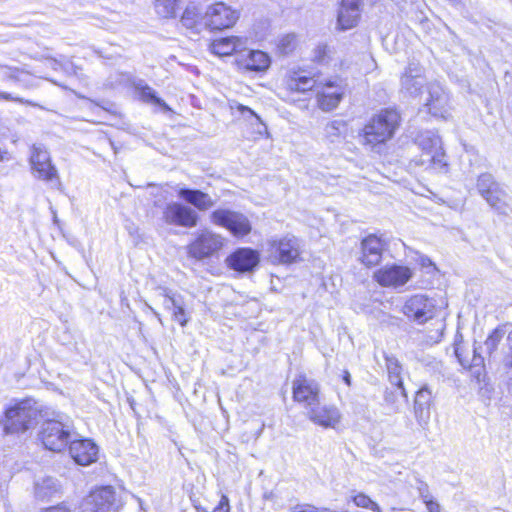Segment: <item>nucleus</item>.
<instances>
[{"instance_id": "obj_14", "label": "nucleus", "mask_w": 512, "mask_h": 512, "mask_svg": "<svg viewBox=\"0 0 512 512\" xmlns=\"http://www.w3.org/2000/svg\"><path fill=\"white\" fill-rule=\"evenodd\" d=\"M226 265L240 274L252 273L260 263V253L249 247L235 249L227 258Z\"/></svg>"}, {"instance_id": "obj_40", "label": "nucleus", "mask_w": 512, "mask_h": 512, "mask_svg": "<svg viewBox=\"0 0 512 512\" xmlns=\"http://www.w3.org/2000/svg\"><path fill=\"white\" fill-rule=\"evenodd\" d=\"M332 49L327 44L317 45L313 51V61L319 64H327L331 59Z\"/></svg>"}, {"instance_id": "obj_3", "label": "nucleus", "mask_w": 512, "mask_h": 512, "mask_svg": "<svg viewBox=\"0 0 512 512\" xmlns=\"http://www.w3.org/2000/svg\"><path fill=\"white\" fill-rule=\"evenodd\" d=\"M476 189L497 214L508 215L511 212L504 186L497 182L491 173L486 172L478 176Z\"/></svg>"}, {"instance_id": "obj_45", "label": "nucleus", "mask_w": 512, "mask_h": 512, "mask_svg": "<svg viewBox=\"0 0 512 512\" xmlns=\"http://www.w3.org/2000/svg\"><path fill=\"white\" fill-rule=\"evenodd\" d=\"M5 72L3 75L4 81H14V82H20L21 81V75L24 74L23 70L17 68V67H4Z\"/></svg>"}, {"instance_id": "obj_24", "label": "nucleus", "mask_w": 512, "mask_h": 512, "mask_svg": "<svg viewBox=\"0 0 512 512\" xmlns=\"http://www.w3.org/2000/svg\"><path fill=\"white\" fill-rule=\"evenodd\" d=\"M432 404V392L427 385L421 387L415 395L414 413L418 424L425 427L430 420V408Z\"/></svg>"}, {"instance_id": "obj_15", "label": "nucleus", "mask_w": 512, "mask_h": 512, "mask_svg": "<svg viewBox=\"0 0 512 512\" xmlns=\"http://www.w3.org/2000/svg\"><path fill=\"white\" fill-rule=\"evenodd\" d=\"M401 93L410 96L417 97L426 83L424 68L419 62L411 61L405 68L401 76Z\"/></svg>"}, {"instance_id": "obj_29", "label": "nucleus", "mask_w": 512, "mask_h": 512, "mask_svg": "<svg viewBox=\"0 0 512 512\" xmlns=\"http://www.w3.org/2000/svg\"><path fill=\"white\" fill-rule=\"evenodd\" d=\"M317 80L314 76L308 75L305 71H291L286 85L291 91L306 92L316 86Z\"/></svg>"}, {"instance_id": "obj_16", "label": "nucleus", "mask_w": 512, "mask_h": 512, "mask_svg": "<svg viewBox=\"0 0 512 512\" xmlns=\"http://www.w3.org/2000/svg\"><path fill=\"white\" fill-rule=\"evenodd\" d=\"M364 0H341L337 11L338 30L346 31L356 27L361 19Z\"/></svg>"}, {"instance_id": "obj_53", "label": "nucleus", "mask_w": 512, "mask_h": 512, "mask_svg": "<svg viewBox=\"0 0 512 512\" xmlns=\"http://www.w3.org/2000/svg\"><path fill=\"white\" fill-rule=\"evenodd\" d=\"M510 354L506 357L505 366L512 369V331L508 334L507 337Z\"/></svg>"}, {"instance_id": "obj_48", "label": "nucleus", "mask_w": 512, "mask_h": 512, "mask_svg": "<svg viewBox=\"0 0 512 512\" xmlns=\"http://www.w3.org/2000/svg\"><path fill=\"white\" fill-rule=\"evenodd\" d=\"M0 100L14 101L18 103H24L28 105H34L31 101L24 100L21 97L13 96L11 93L0 91Z\"/></svg>"}, {"instance_id": "obj_51", "label": "nucleus", "mask_w": 512, "mask_h": 512, "mask_svg": "<svg viewBox=\"0 0 512 512\" xmlns=\"http://www.w3.org/2000/svg\"><path fill=\"white\" fill-rule=\"evenodd\" d=\"M417 261L423 268H431V269L436 268L434 263L431 261V259L425 255H420L419 258L417 259Z\"/></svg>"}, {"instance_id": "obj_2", "label": "nucleus", "mask_w": 512, "mask_h": 512, "mask_svg": "<svg viewBox=\"0 0 512 512\" xmlns=\"http://www.w3.org/2000/svg\"><path fill=\"white\" fill-rule=\"evenodd\" d=\"M40 409L33 399H24L10 405L1 421L4 434L23 433L38 422Z\"/></svg>"}, {"instance_id": "obj_21", "label": "nucleus", "mask_w": 512, "mask_h": 512, "mask_svg": "<svg viewBox=\"0 0 512 512\" xmlns=\"http://www.w3.org/2000/svg\"><path fill=\"white\" fill-rule=\"evenodd\" d=\"M177 195L185 204L189 205L196 211L205 212L215 206V200L206 192L188 187H178Z\"/></svg>"}, {"instance_id": "obj_56", "label": "nucleus", "mask_w": 512, "mask_h": 512, "mask_svg": "<svg viewBox=\"0 0 512 512\" xmlns=\"http://www.w3.org/2000/svg\"><path fill=\"white\" fill-rule=\"evenodd\" d=\"M147 308L157 317V319L161 322L160 314L154 310L150 305L146 304Z\"/></svg>"}, {"instance_id": "obj_18", "label": "nucleus", "mask_w": 512, "mask_h": 512, "mask_svg": "<svg viewBox=\"0 0 512 512\" xmlns=\"http://www.w3.org/2000/svg\"><path fill=\"white\" fill-rule=\"evenodd\" d=\"M158 290L159 294L164 298L163 306L171 312L172 319L182 327L186 326L189 321V314L186 310L184 297L165 287H159Z\"/></svg>"}, {"instance_id": "obj_37", "label": "nucleus", "mask_w": 512, "mask_h": 512, "mask_svg": "<svg viewBox=\"0 0 512 512\" xmlns=\"http://www.w3.org/2000/svg\"><path fill=\"white\" fill-rule=\"evenodd\" d=\"M343 95L340 94H326V95H317V101L319 108L323 111H332L335 109L340 101L342 100Z\"/></svg>"}, {"instance_id": "obj_39", "label": "nucleus", "mask_w": 512, "mask_h": 512, "mask_svg": "<svg viewBox=\"0 0 512 512\" xmlns=\"http://www.w3.org/2000/svg\"><path fill=\"white\" fill-rule=\"evenodd\" d=\"M351 499L357 507L369 509L373 512H382L380 506L362 492L353 495Z\"/></svg>"}, {"instance_id": "obj_57", "label": "nucleus", "mask_w": 512, "mask_h": 512, "mask_svg": "<svg viewBox=\"0 0 512 512\" xmlns=\"http://www.w3.org/2000/svg\"><path fill=\"white\" fill-rule=\"evenodd\" d=\"M453 5L458 6L461 4V0H449Z\"/></svg>"}, {"instance_id": "obj_22", "label": "nucleus", "mask_w": 512, "mask_h": 512, "mask_svg": "<svg viewBox=\"0 0 512 512\" xmlns=\"http://www.w3.org/2000/svg\"><path fill=\"white\" fill-rule=\"evenodd\" d=\"M307 416L314 424L324 428H335L340 422L341 414L337 407L333 405L311 406L307 411Z\"/></svg>"}, {"instance_id": "obj_50", "label": "nucleus", "mask_w": 512, "mask_h": 512, "mask_svg": "<svg viewBox=\"0 0 512 512\" xmlns=\"http://www.w3.org/2000/svg\"><path fill=\"white\" fill-rule=\"evenodd\" d=\"M40 512H71V510L63 503L42 509Z\"/></svg>"}, {"instance_id": "obj_30", "label": "nucleus", "mask_w": 512, "mask_h": 512, "mask_svg": "<svg viewBox=\"0 0 512 512\" xmlns=\"http://www.w3.org/2000/svg\"><path fill=\"white\" fill-rule=\"evenodd\" d=\"M135 90L141 101L160 107L163 111H170L167 103L158 97L156 91L147 85L143 80H139L134 84Z\"/></svg>"}, {"instance_id": "obj_42", "label": "nucleus", "mask_w": 512, "mask_h": 512, "mask_svg": "<svg viewBox=\"0 0 512 512\" xmlns=\"http://www.w3.org/2000/svg\"><path fill=\"white\" fill-rule=\"evenodd\" d=\"M198 12L196 7H187L181 17V23L187 28H193L196 24Z\"/></svg>"}, {"instance_id": "obj_36", "label": "nucleus", "mask_w": 512, "mask_h": 512, "mask_svg": "<svg viewBox=\"0 0 512 512\" xmlns=\"http://www.w3.org/2000/svg\"><path fill=\"white\" fill-rule=\"evenodd\" d=\"M347 124L343 120H333L325 126V135L331 141H336L346 131Z\"/></svg>"}, {"instance_id": "obj_23", "label": "nucleus", "mask_w": 512, "mask_h": 512, "mask_svg": "<svg viewBox=\"0 0 512 512\" xmlns=\"http://www.w3.org/2000/svg\"><path fill=\"white\" fill-rule=\"evenodd\" d=\"M383 251V240L374 234H370L361 242V262L368 267L376 266L382 260Z\"/></svg>"}, {"instance_id": "obj_54", "label": "nucleus", "mask_w": 512, "mask_h": 512, "mask_svg": "<svg viewBox=\"0 0 512 512\" xmlns=\"http://www.w3.org/2000/svg\"><path fill=\"white\" fill-rule=\"evenodd\" d=\"M428 512H442L440 505L433 499L425 503Z\"/></svg>"}, {"instance_id": "obj_43", "label": "nucleus", "mask_w": 512, "mask_h": 512, "mask_svg": "<svg viewBox=\"0 0 512 512\" xmlns=\"http://www.w3.org/2000/svg\"><path fill=\"white\" fill-rule=\"evenodd\" d=\"M328 93L343 95V88L341 87L337 80H329L323 84L321 90L317 91V95H326Z\"/></svg>"}, {"instance_id": "obj_5", "label": "nucleus", "mask_w": 512, "mask_h": 512, "mask_svg": "<svg viewBox=\"0 0 512 512\" xmlns=\"http://www.w3.org/2000/svg\"><path fill=\"white\" fill-rule=\"evenodd\" d=\"M161 220L168 226L191 229L198 225L200 216L189 205L179 201H170L161 209Z\"/></svg>"}, {"instance_id": "obj_10", "label": "nucleus", "mask_w": 512, "mask_h": 512, "mask_svg": "<svg viewBox=\"0 0 512 512\" xmlns=\"http://www.w3.org/2000/svg\"><path fill=\"white\" fill-rule=\"evenodd\" d=\"M436 312V302L425 294L409 297L402 307V313L417 324H424L432 319Z\"/></svg>"}, {"instance_id": "obj_41", "label": "nucleus", "mask_w": 512, "mask_h": 512, "mask_svg": "<svg viewBox=\"0 0 512 512\" xmlns=\"http://www.w3.org/2000/svg\"><path fill=\"white\" fill-rule=\"evenodd\" d=\"M447 92L438 82H430L427 84V98L425 103H435L440 98V95H445Z\"/></svg>"}, {"instance_id": "obj_1", "label": "nucleus", "mask_w": 512, "mask_h": 512, "mask_svg": "<svg viewBox=\"0 0 512 512\" xmlns=\"http://www.w3.org/2000/svg\"><path fill=\"white\" fill-rule=\"evenodd\" d=\"M399 124L400 114L396 109H382L364 126L363 144L372 150L381 147L394 136Z\"/></svg>"}, {"instance_id": "obj_44", "label": "nucleus", "mask_w": 512, "mask_h": 512, "mask_svg": "<svg viewBox=\"0 0 512 512\" xmlns=\"http://www.w3.org/2000/svg\"><path fill=\"white\" fill-rule=\"evenodd\" d=\"M296 37L294 34H287L280 38L278 43V49L283 54L290 53L295 47Z\"/></svg>"}, {"instance_id": "obj_7", "label": "nucleus", "mask_w": 512, "mask_h": 512, "mask_svg": "<svg viewBox=\"0 0 512 512\" xmlns=\"http://www.w3.org/2000/svg\"><path fill=\"white\" fill-rule=\"evenodd\" d=\"M72 426L60 420H47L43 423L40 439L44 447L53 452H61L70 443Z\"/></svg>"}, {"instance_id": "obj_4", "label": "nucleus", "mask_w": 512, "mask_h": 512, "mask_svg": "<svg viewBox=\"0 0 512 512\" xmlns=\"http://www.w3.org/2000/svg\"><path fill=\"white\" fill-rule=\"evenodd\" d=\"M209 219L212 224L225 228L236 238H243L252 230L246 215L228 208L215 209L210 213Z\"/></svg>"}, {"instance_id": "obj_27", "label": "nucleus", "mask_w": 512, "mask_h": 512, "mask_svg": "<svg viewBox=\"0 0 512 512\" xmlns=\"http://www.w3.org/2000/svg\"><path fill=\"white\" fill-rule=\"evenodd\" d=\"M385 363L386 369L388 373L389 381L392 385L396 387L400 391L401 397L407 401L408 395L407 391L403 384V367L398 361V359L393 355L385 354Z\"/></svg>"}, {"instance_id": "obj_46", "label": "nucleus", "mask_w": 512, "mask_h": 512, "mask_svg": "<svg viewBox=\"0 0 512 512\" xmlns=\"http://www.w3.org/2000/svg\"><path fill=\"white\" fill-rule=\"evenodd\" d=\"M416 488L418 490L419 497L422 499L424 503H427L433 499L432 495L429 492V487L427 483L423 482L422 480H417Z\"/></svg>"}, {"instance_id": "obj_8", "label": "nucleus", "mask_w": 512, "mask_h": 512, "mask_svg": "<svg viewBox=\"0 0 512 512\" xmlns=\"http://www.w3.org/2000/svg\"><path fill=\"white\" fill-rule=\"evenodd\" d=\"M270 257L275 263L289 265L300 260L302 244L299 238L287 235L269 243Z\"/></svg>"}, {"instance_id": "obj_9", "label": "nucleus", "mask_w": 512, "mask_h": 512, "mask_svg": "<svg viewBox=\"0 0 512 512\" xmlns=\"http://www.w3.org/2000/svg\"><path fill=\"white\" fill-rule=\"evenodd\" d=\"M239 19V12L224 2L209 5L202 17L203 23L211 30L228 29Z\"/></svg>"}, {"instance_id": "obj_38", "label": "nucleus", "mask_w": 512, "mask_h": 512, "mask_svg": "<svg viewBox=\"0 0 512 512\" xmlns=\"http://www.w3.org/2000/svg\"><path fill=\"white\" fill-rule=\"evenodd\" d=\"M505 333L506 331L504 327L498 326L489 334L484 343L489 354H492L498 348V345L503 339Z\"/></svg>"}, {"instance_id": "obj_20", "label": "nucleus", "mask_w": 512, "mask_h": 512, "mask_svg": "<svg viewBox=\"0 0 512 512\" xmlns=\"http://www.w3.org/2000/svg\"><path fill=\"white\" fill-rule=\"evenodd\" d=\"M99 448L91 439H76L70 441L69 454L81 466H88L98 459Z\"/></svg>"}, {"instance_id": "obj_28", "label": "nucleus", "mask_w": 512, "mask_h": 512, "mask_svg": "<svg viewBox=\"0 0 512 512\" xmlns=\"http://www.w3.org/2000/svg\"><path fill=\"white\" fill-rule=\"evenodd\" d=\"M34 493L38 500L50 501L60 496L61 485L59 481L53 477H44L35 482Z\"/></svg>"}, {"instance_id": "obj_49", "label": "nucleus", "mask_w": 512, "mask_h": 512, "mask_svg": "<svg viewBox=\"0 0 512 512\" xmlns=\"http://www.w3.org/2000/svg\"><path fill=\"white\" fill-rule=\"evenodd\" d=\"M229 499L222 495L219 504L214 508L213 512H229Z\"/></svg>"}, {"instance_id": "obj_32", "label": "nucleus", "mask_w": 512, "mask_h": 512, "mask_svg": "<svg viewBox=\"0 0 512 512\" xmlns=\"http://www.w3.org/2000/svg\"><path fill=\"white\" fill-rule=\"evenodd\" d=\"M415 143L421 151L430 153L444 152L440 137L432 131H424L417 135Z\"/></svg>"}, {"instance_id": "obj_6", "label": "nucleus", "mask_w": 512, "mask_h": 512, "mask_svg": "<svg viewBox=\"0 0 512 512\" xmlns=\"http://www.w3.org/2000/svg\"><path fill=\"white\" fill-rule=\"evenodd\" d=\"M224 246V238L211 230L205 229L186 246L188 257L203 261L212 257Z\"/></svg>"}, {"instance_id": "obj_12", "label": "nucleus", "mask_w": 512, "mask_h": 512, "mask_svg": "<svg viewBox=\"0 0 512 512\" xmlns=\"http://www.w3.org/2000/svg\"><path fill=\"white\" fill-rule=\"evenodd\" d=\"M83 512H117L115 491L111 486L91 492L83 501Z\"/></svg>"}, {"instance_id": "obj_33", "label": "nucleus", "mask_w": 512, "mask_h": 512, "mask_svg": "<svg viewBox=\"0 0 512 512\" xmlns=\"http://www.w3.org/2000/svg\"><path fill=\"white\" fill-rule=\"evenodd\" d=\"M425 107L432 116L447 119L450 116L451 109L448 93L443 96L440 95L435 103H425Z\"/></svg>"}, {"instance_id": "obj_31", "label": "nucleus", "mask_w": 512, "mask_h": 512, "mask_svg": "<svg viewBox=\"0 0 512 512\" xmlns=\"http://www.w3.org/2000/svg\"><path fill=\"white\" fill-rule=\"evenodd\" d=\"M479 349H481V347H474L473 349V357L471 359V361H469L467 358H464L462 356V352H461V349L459 346H456L455 347V355L458 359V361L460 362V364L464 367V368H468L471 370V372L476 376V377H479L481 375V372L484 368V357L481 355V353L479 352Z\"/></svg>"}, {"instance_id": "obj_47", "label": "nucleus", "mask_w": 512, "mask_h": 512, "mask_svg": "<svg viewBox=\"0 0 512 512\" xmlns=\"http://www.w3.org/2000/svg\"><path fill=\"white\" fill-rule=\"evenodd\" d=\"M398 396H401L400 391H389L386 390L384 394V400L387 404L391 405L394 411H398Z\"/></svg>"}, {"instance_id": "obj_55", "label": "nucleus", "mask_w": 512, "mask_h": 512, "mask_svg": "<svg viewBox=\"0 0 512 512\" xmlns=\"http://www.w3.org/2000/svg\"><path fill=\"white\" fill-rule=\"evenodd\" d=\"M342 379L347 386H351L352 378H351L349 371H347V370L343 371Z\"/></svg>"}, {"instance_id": "obj_19", "label": "nucleus", "mask_w": 512, "mask_h": 512, "mask_svg": "<svg viewBox=\"0 0 512 512\" xmlns=\"http://www.w3.org/2000/svg\"><path fill=\"white\" fill-rule=\"evenodd\" d=\"M236 63L240 69L250 72H264L271 64L269 55L261 50L246 49V45L236 56Z\"/></svg>"}, {"instance_id": "obj_25", "label": "nucleus", "mask_w": 512, "mask_h": 512, "mask_svg": "<svg viewBox=\"0 0 512 512\" xmlns=\"http://www.w3.org/2000/svg\"><path fill=\"white\" fill-rule=\"evenodd\" d=\"M246 43L247 40L240 37H224L214 40L210 45V50L213 54L221 57L229 56L233 53L237 56Z\"/></svg>"}, {"instance_id": "obj_26", "label": "nucleus", "mask_w": 512, "mask_h": 512, "mask_svg": "<svg viewBox=\"0 0 512 512\" xmlns=\"http://www.w3.org/2000/svg\"><path fill=\"white\" fill-rule=\"evenodd\" d=\"M413 161L416 166L423 167L426 170H432L437 173H446L448 171L445 152L430 153L422 151L421 155Z\"/></svg>"}, {"instance_id": "obj_17", "label": "nucleus", "mask_w": 512, "mask_h": 512, "mask_svg": "<svg viewBox=\"0 0 512 512\" xmlns=\"http://www.w3.org/2000/svg\"><path fill=\"white\" fill-rule=\"evenodd\" d=\"M319 384L312 379L300 375L293 381V399L303 403L307 411L311 406L319 404Z\"/></svg>"}, {"instance_id": "obj_11", "label": "nucleus", "mask_w": 512, "mask_h": 512, "mask_svg": "<svg viewBox=\"0 0 512 512\" xmlns=\"http://www.w3.org/2000/svg\"><path fill=\"white\" fill-rule=\"evenodd\" d=\"M30 166L33 175L45 182H59L58 171L51 162L49 152L41 145H33L30 154Z\"/></svg>"}, {"instance_id": "obj_52", "label": "nucleus", "mask_w": 512, "mask_h": 512, "mask_svg": "<svg viewBox=\"0 0 512 512\" xmlns=\"http://www.w3.org/2000/svg\"><path fill=\"white\" fill-rule=\"evenodd\" d=\"M445 328V325L442 321H440L438 323V327H437V331H436V334L433 335V336H430V339L434 342V343H438L440 340H441V337H442V334H443V330Z\"/></svg>"}, {"instance_id": "obj_35", "label": "nucleus", "mask_w": 512, "mask_h": 512, "mask_svg": "<svg viewBox=\"0 0 512 512\" xmlns=\"http://www.w3.org/2000/svg\"><path fill=\"white\" fill-rule=\"evenodd\" d=\"M178 0H156V12L164 18L176 16Z\"/></svg>"}, {"instance_id": "obj_13", "label": "nucleus", "mask_w": 512, "mask_h": 512, "mask_svg": "<svg viewBox=\"0 0 512 512\" xmlns=\"http://www.w3.org/2000/svg\"><path fill=\"white\" fill-rule=\"evenodd\" d=\"M412 276L409 267L398 264L386 265L374 273V279L380 286L395 289L404 286Z\"/></svg>"}, {"instance_id": "obj_34", "label": "nucleus", "mask_w": 512, "mask_h": 512, "mask_svg": "<svg viewBox=\"0 0 512 512\" xmlns=\"http://www.w3.org/2000/svg\"><path fill=\"white\" fill-rule=\"evenodd\" d=\"M236 109L245 120H247L251 123V125H257V132L259 134H262L263 132H265L267 130V127L263 123L260 116L254 110H252L250 107L242 105V104H238Z\"/></svg>"}]
</instances>
